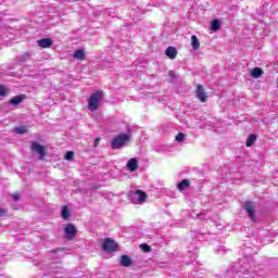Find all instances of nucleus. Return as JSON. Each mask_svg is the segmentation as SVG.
Segmentation results:
<instances>
[{
  "instance_id": "2eb2a0df",
  "label": "nucleus",
  "mask_w": 278,
  "mask_h": 278,
  "mask_svg": "<svg viewBox=\"0 0 278 278\" xmlns=\"http://www.w3.org/2000/svg\"><path fill=\"white\" fill-rule=\"evenodd\" d=\"M262 75H264V71L260 67H254L251 71V77H253L254 79H260V77H262Z\"/></svg>"
},
{
  "instance_id": "412c9836",
  "label": "nucleus",
  "mask_w": 278,
  "mask_h": 278,
  "mask_svg": "<svg viewBox=\"0 0 278 278\" xmlns=\"http://www.w3.org/2000/svg\"><path fill=\"white\" fill-rule=\"evenodd\" d=\"M211 29L213 31H218V29H220V21L214 20L211 24Z\"/></svg>"
},
{
  "instance_id": "b1692460",
  "label": "nucleus",
  "mask_w": 278,
  "mask_h": 278,
  "mask_svg": "<svg viewBox=\"0 0 278 278\" xmlns=\"http://www.w3.org/2000/svg\"><path fill=\"white\" fill-rule=\"evenodd\" d=\"M184 140H186V135L184 132H180L176 136L177 142H184Z\"/></svg>"
},
{
  "instance_id": "c756f323",
  "label": "nucleus",
  "mask_w": 278,
  "mask_h": 278,
  "mask_svg": "<svg viewBox=\"0 0 278 278\" xmlns=\"http://www.w3.org/2000/svg\"><path fill=\"white\" fill-rule=\"evenodd\" d=\"M5 214H8V211L0 207V216H5Z\"/></svg>"
},
{
  "instance_id": "7c9ffc66",
  "label": "nucleus",
  "mask_w": 278,
  "mask_h": 278,
  "mask_svg": "<svg viewBox=\"0 0 278 278\" xmlns=\"http://www.w3.org/2000/svg\"><path fill=\"white\" fill-rule=\"evenodd\" d=\"M99 142H101L100 138L94 139L93 147H99Z\"/></svg>"
},
{
  "instance_id": "9b49d317",
  "label": "nucleus",
  "mask_w": 278,
  "mask_h": 278,
  "mask_svg": "<svg viewBox=\"0 0 278 278\" xmlns=\"http://www.w3.org/2000/svg\"><path fill=\"white\" fill-rule=\"evenodd\" d=\"M37 45L39 47H41V49H49V47H51V45H53V40L49 39V38H43L37 41Z\"/></svg>"
},
{
  "instance_id": "6ab92c4d",
  "label": "nucleus",
  "mask_w": 278,
  "mask_h": 278,
  "mask_svg": "<svg viewBox=\"0 0 278 278\" xmlns=\"http://www.w3.org/2000/svg\"><path fill=\"white\" fill-rule=\"evenodd\" d=\"M187 188H190V180L184 179L178 184V190H180V192L186 190Z\"/></svg>"
},
{
  "instance_id": "f8f14e48",
  "label": "nucleus",
  "mask_w": 278,
  "mask_h": 278,
  "mask_svg": "<svg viewBox=\"0 0 278 278\" xmlns=\"http://www.w3.org/2000/svg\"><path fill=\"white\" fill-rule=\"evenodd\" d=\"M165 55H167L169 60H175L177 58V49L175 47H168L165 50Z\"/></svg>"
},
{
  "instance_id": "0eeeda50",
  "label": "nucleus",
  "mask_w": 278,
  "mask_h": 278,
  "mask_svg": "<svg viewBox=\"0 0 278 278\" xmlns=\"http://www.w3.org/2000/svg\"><path fill=\"white\" fill-rule=\"evenodd\" d=\"M244 210L249 216V218L255 223V204L253 202H245Z\"/></svg>"
},
{
  "instance_id": "6e6552de",
  "label": "nucleus",
  "mask_w": 278,
  "mask_h": 278,
  "mask_svg": "<svg viewBox=\"0 0 278 278\" xmlns=\"http://www.w3.org/2000/svg\"><path fill=\"white\" fill-rule=\"evenodd\" d=\"M31 150L35 153H38L39 155V160H45V157L47 156V152H45V147H42L40 143L38 142H33L31 144Z\"/></svg>"
},
{
  "instance_id": "5701e85b",
  "label": "nucleus",
  "mask_w": 278,
  "mask_h": 278,
  "mask_svg": "<svg viewBox=\"0 0 278 278\" xmlns=\"http://www.w3.org/2000/svg\"><path fill=\"white\" fill-rule=\"evenodd\" d=\"M216 251H217L218 255H225L226 253H228L229 250H227V248H225V245H219L216 248Z\"/></svg>"
},
{
  "instance_id": "4468645a",
  "label": "nucleus",
  "mask_w": 278,
  "mask_h": 278,
  "mask_svg": "<svg viewBox=\"0 0 278 278\" xmlns=\"http://www.w3.org/2000/svg\"><path fill=\"white\" fill-rule=\"evenodd\" d=\"M23 101H25V96L20 94V96H15L10 100L11 105H21V103H23Z\"/></svg>"
},
{
  "instance_id": "1a4fd4ad",
  "label": "nucleus",
  "mask_w": 278,
  "mask_h": 278,
  "mask_svg": "<svg viewBox=\"0 0 278 278\" xmlns=\"http://www.w3.org/2000/svg\"><path fill=\"white\" fill-rule=\"evenodd\" d=\"M65 236L68 240H73L77 236V228L73 224H68L65 229Z\"/></svg>"
},
{
  "instance_id": "ddd939ff",
  "label": "nucleus",
  "mask_w": 278,
  "mask_h": 278,
  "mask_svg": "<svg viewBox=\"0 0 278 278\" xmlns=\"http://www.w3.org/2000/svg\"><path fill=\"white\" fill-rule=\"evenodd\" d=\"M191 47L193 51H199V49L201 48V42H199V38L197 37V35L191 36Z\"/></svg>"
},
{
  "instance_id": "4be33fe9",
  "label": "nucleus",
  "mask_w": 278,
  "mask_h": 278,
  "mask_svg": "<svg viewBox=\"0 0 278 278\" xmlns=\"http://www.w3.org/2000/svg\"><path fill=\"white\" fill-rule=\"evenodd\" d=\"M15 134H27V126H18L14 128Z\"/></svg>"
},
{
  "instance_id": "2f4dec72",
  "label": "nucleus",
  "mask_w": 278,
  "mask_h": 278,
  "mask_svg": "<svg viewBox=\"0 0 278 278\" xmlns=\"http://www.w3.org/2000/svg\"><path fill=\"white\" fill-rule=\"evenodd\" d=\"M168 75L174 79L175 77H177V75L175 74V71H169Z\"/></svg>"
},
{
  "instance_id": "473e14b6",
  "label": "nucleus",
  "mask_w": 278,
  "mask_h": 278,
  "mask_svg": "<svg viewBox=\"0 0 278 278\" xmlns=\"http://www.w3.org/2000/svg\"><path fill=\"white\" fill-rule=\"evenodd\" d=\"M251 278H255V276H254V275H252V276H251Z\"/></svg>"
},
{
  "instance_id": "39448f33",
  "label": "nucleus",
  "mask_w": 278,
  "mask_h": 278,
  "mask_svg": "<svg viewBox=\"0 0 278 278\" xmlns=\"http://www.w3.org/2000/svg\"><path fill=\"white\" fill-rule=\"evenodd\" d=\"M255 268H257V266L255 265V260H253V257L245 258V262H243V273H257V269Z\"/></svg>"
},
{
  "instance_id": "dca6fc26",
  "label": "nucleus",
  "mask_w": 278,
  "mask_h": 278,
  "mask_svg": "<svg viewBox=\"0 0 278 278\" xmlns=\"http://www.w3.org/2000/svg\"><path fill=\"white\" fill-rule=\"evenodd\" d=\"M119 263L125 266V268H129V266L132 264L131 257L128 255H122Z\"/></svg>"
},
{
  "instance_id": "7ed1b4c3",
  "label": "nucleus",
  "mask_w": 278,
  "mask_h": 278,
  "mask_svg": "<svg viewBox=\"0 0 278 278\" xmlns=\"http://www.w3.org/2000/svg\"><path fill=\"white\" fill-rule=\"evenodd\" d=\"M103 99V91H97L88 100L89 110L94 112L99 110V102Z\"/></svg>"
},
{
  "instance_id": "f257e3e1",
  "label": "nucleus",
  "mask_w": 278,
  "mask_h": 278,
  "mask_svg": "<svg viewBox=\"0 0 278 278\" xmlns=\"http://www.w3.org/2000/svg\"><path fill=\"white\" fill-rule=\"evenodd\" d=\"M131 140V131L126 134H121L114 137L112 140L111 147L112 149H122Z\"/></svg>"
},
{
  "instance_id": "c85d7f7f",
  "label": "nucleus",
  "mask_w": 278,
  "mask_h": 278,
  "mask_svg": "<svg viewBox=\"0 0 278 278\" xmlns=\"http://www.w3.org/2000/svg\"><path fill=\"white\" fill-rule=\"evenodd\" d=\"M12 199H13V201H18V200L21 199V194L14 193V194L12 195Z\"/></svg>"
},
{
  "instance_id": "aec40b11",
  "label": "nucleus",
  "mask_w": 278,
  "mask_h": 278,
  "mask_svg": "<svg viewBox=\"0 0 278 278\" xmlns=\"http://www.w3.org/2000/svg\"><path fill=\"white\" fill-rule=\"evenodd\" d=\"M61 214L64 220H68V218L71 217V212H68V206H63Z\"/></svg>"
},
{
  "instance_id": "f03ea898",
  "label": "nucleus",
  "mask_w": 278,
  "mask_h": 278,
  "mask_svg": "<svg viewBox=\"0 0 278 278\" xmlns=\"http://www.w3.org/2000/svg\"><path fill=\"white\" fill-rule=\"evenodd\" d=\"M128 197L135 205H142L147 201V193L140 189L129 191Z\"/></svg>"
},
{
  "instance_id": "9d476101",
  "label": "nucleus",
  "mask_w": 278,
  "mask_h": 278,
  "mask_svg": "<svg viewBox=\"0 0 278 278\" xmlns=\"http://www.w3.org/2000/svg\"><path fill=\"white\" fill-rule=\"evenodd\" d=\"M126 168L130 172V173H136V170H138V159H130L127 164H126Z\"/></svg>"
},
{
  "instance_id": "72a5a7b5",
  "label": "nucleus",
  "mask_w": 278,
  "mask_h": 278,
  "mask_svg": "<svg viewBox=\"0 0 278 278\" xmlns=\"http://www.w3.org/2000/svg\"><path fill=\"white\" fill-rule=\"evenodd\" d=\"M201 216H202V215L200 214V215H199V218H201Z\"/></svg>"
},
{
  "instance_id": "cd10ccee",
  "label": "nucleus",
  "mask_w": 278,
  "mask_h": 278,
  "mask_svg": "<svg viewBox=\"0 0 278 278\" xmlns=\"http://www.w3.org/2000/svg\"><path fill=\"white\" fill-rule=\"evenodd\" d=\"M21 60H22V62L29 60V53L26 52L25 54H23Z\"/></svg>"
},
{
  "instance_id": "393cba45",
  "label": "nucleus",
  "mask_w": 278,
  "mask_h": 278,
  "mask_svg": "<svg viewBox=\"0 0 278 278\" xmlns=\"http://www.w3.org/2000/svg\"><path fill=\"white\" fill-rule=\"evenodd\" d=\"M140 249H142L144 251V253L151 252V247H149V244H147V243L140 244Z\"/></svg>"
},
{
  "instance_id": "20e7f679",
  "label": "nucleus",
  "mask_w": 278,
  "mask_h": 278,
  "mask_svg": "<svg viewBox=\"0 0 278 278\" xmlns=\"http://www.w3.org/2000/svg\"><path fill=\"white\" fill-rule=\"evenodd\" d=\"M102 249L103 251H106V253H114V251L118 249V244L113 239L106 238L103 241Z\"/></svg>"
},
{
  "instance_id": "f3484780",
  "label": "nucleus",
  "mask_w": 278,
  "mask_h": 278,
  "mask_svg": "<svg viewBox=\"0 0 278 278\" xmlns=\"http://www.w3.org/2000/svg\"><path fill=\"white\" fill-rule=\"evenodd\" d=\"M74 60H86V53L83 49H78L74 52Z\"/></svg>"
},
{
  "instance_id": "423d86ee",
  "label": "nucleus",
  "mask_w": 278,
  "mask_h": 278,
  "mask_svg": "<svg viewBox=\"0 0 278 278\" xmlns=\"http://www.w3.org/2000/svg\"><path fill=\"white\" fill-rule=\"evenodd\" d=\"M195 97L201 101V103L207 102V93H205V89L203 88V85H198L195 90Z\"/></svg>"
},
{
  "instance_id": "a878e982",
  "label": "nucleus",
  "mask_w": 278,
  "mask_h": 278,
  "mask_svg": "<svg viewBox=\"0 0 278 278\" xmlns=\"http://www.w3.org/2000/svg\"><path fill=\"white\" fill-rule=\"evenodd\" d=\"M74 155H75V152H73V151L66 152L65 160H67V161L73 160Z\"/></svg>"
},
{
  "instance_id": "a211bd4d",
  "label": "nucleus",
  "mask_w": 278,
  "mask_h": 278,
  "mask_svg": "<svg viewBox=\"0 0 278 278\" xmlns=\"http://www.w3.org/2000/svg\"><path fill=\"white\" fill-rule=\"evenodd\" d=\"M257 140V136L254 134L249 135L247 141H245V147H253L255 144V141Z\"/></svg>"
},
{
  "instance_id": "bb28decb",
  "label": "nucleus",
  "mask_w": 278,
  "mask_h": 278,
  "mask_svg": "<svg viewBox=\"0 0 278 278\" xmlns=\"http://www.w3.org/2000/svg\"><path fill=\"white\" fill-rule=\"evenodd\" d=\"M8 94V88L0 86V97H5Z\"/></svg>"
}]
</instances>
